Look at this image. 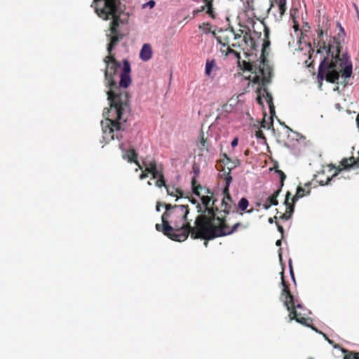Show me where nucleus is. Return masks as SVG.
Wrapping results in <instances>:
<instances>
[{
  "label": "nucleus",
  "mask_w": 359,
  "mask_h": 359,
  "mask_svg": "<svg viewBox=\"0 0 359 359\" xmlns=\"http://www.w3.org/2000/svg\"><path fill=\"white\" fill-rule=\"evenodd\" d=\"M234 36V30L233 29H226L222 32L217 37V41L222 46H226L227 48H231V40Z\"/></svg>",
  "instance_id": "nucleus-12"
},
{
  "label": "nucleus",
  "mask_w": 359,
  "mask_h": 359,
  "mask_svg": "<svg viewBox=\"0 0 359 359\" xmlns=\"http://www.w3.org/2000/svg\"><path fill=\"white\" fill-rule=\"evenodd\" d=\"M277 228L278 231L281 233V238H283L284 237V229L283 227L280 225L278 222H276Z\"/></svg>",
  "instance_id": "nucleus-29"
},
{
  "label": "nucleus",
  "mask_w": 359,
  "mask_h": 359,
  "mask_svg": "<svg viewBox=\"0 0 359 359\" xmlns=\"http://www.w3.org/2000/svg\"><path fill=\"white\" fill-rule=\"evenodd\" d=\"M152 57V48L150 44L145 43L142 46L140 53V57L143 61H148Z\"/></svg>",
  "instance_id": "nucleus-17"
},
{
  "label": "nucleus",
  "mask_w": 359,
  "mask_h": 359,
  "mask_svg": "<svg viewBox=\"0 0 359 359\" xmlns=\"http://www.w3.org/2000/svg\"><path fill=\"white\" fill-rule=\"evenodd\" d=\"M161 205V203L160 202H158L156 206V211L159 212L161 210L160 206Z\"/></svg>",
  "instance_id": "nucleus-36"
},
{
  "label": "nucleus",
  "mask_w": 359,
  "mask_h": 359,
  "mask_svg": "<svg viewBox=\"0 0 359 359\" xmlns=\"http://www.w3.org/2000/svg\"><path fill=\"white\" fill-rule=\"evenodd\" d=\"M277 219V217L276 216H274L273 217H270L268 219V222L270 223V224H272L274 221V219Z\"/></svg>",
  "instance_id": "nucleus-34"
},
{
  "label": "nucleus",
  "mask_w": 359,
  "mask_h": 359,
  "mask_svg": "<svg viewBox=\"0 0 359 359\" xmlns=\"http://www.w3.org/2000/svg\"><path fill=\"white\" fill-rule=\"evenodd\" d=\"M334 347L335 348H341V351L343 353V359H359V352L341 348L339 345H335Z\"/></svg>",
  "instance_id": "nucleus-18"
},
{
  "label": "nucleus",
  "mask_w": 359,
  "mask_h": 359,
  "mask_svg": "<svg viewBox=\"0 0 359 359\" xmlns=\"http://www.w3.org/2000/svg\"><path fill=\"white\" fill-rule=\"evenodd\" d=\"M276 3L278 4L280 18H281L286 11V0H276Z\"/></svg>",
  "instance_id": "nucleus-24"
},
{
  "label": "nucleus",
  "mask_w": 359,
  "mask_h": 359,
  "mask_svg": "<svg viewBox=\"0 0 359 359\" xmlns=\"http://www.w3.org/2000/svg\"><path fill=\"white\" fill-rule=\"evenodd\" d=\"M283 274L284 272L282 271L280 275L281 283L283 288L281 292L280 299L283 302L287 310L289 311L288 316L290 320H294L299 324L311 327L313 330L317 331V330L312 326L313 319L309 317L311 311L304 306V305L291 294L290 285L285 282Z\"/></svg>",
  "instance_id": "nucleus-5"
},
{
  "label": "nucleus",
  "mask_w": 359,
  "mask_h": 359,
  "mask_svg": "<svg viewBox=\"0 0 359 359\" xmlns=\"http://www.w3.org/2000/svg\"><path fill=\"white\" fill-rule=\"evenodd\" d=\"M165 188L168 195L177 197V198L183 197V191L180 189L169 186H166Z\"/></svg>",
  "instance_id": "nucleus-21"
},
{
  "label": "nucleus",
  "mask_w": 359,
  "mask_h": 359,
  "mask_svg": "<svg viewBox=\"0 0 359 359\" xmlns=\"http://www.w3.org/2000/svg\"><path fill=\"white\" fill-rule=\"evenodd\" d=\"M142 164L145 167L146 171L151 174L153 179H156V174L162 171L158 170L157 163L154 160L149 162L144 161Z\"/></svg>",
  "instance_id": "nucleus-14"
},
{
  "label": "nucleus",
  "mask_w": 359,
  "mask_h": 359,
  "mask_svg": "<svg viewBox=\"0 0 359 359\" xmlns=\"http://www.w3.org/2000/svg\"><path fill=\"white\" fill-rule=\"evenodd\" d=\"M196 147L199 150V156L203 155L205 152H210L211 150V143L210 142L208 136H205L203 131L201 130L200 135L196 142Z\"/></svg>",
  "instance_id": "nucleus-11"
},
{
  "label": "nucleus",
  "mask_w": 359,
  "mask_h": 359,
  "mask_svg": "<svg viewBox=\"0 0 359 359\" xmlns=\"http://www.w3.org/2000/svg\"><path fill=\"white\" fill-rule=\"evenodd\" d=\"M262 128H266V123L265 121H263L261 123Z\"/></svg>",
  "instance_id": "nucleus-38"
},
{
  "label": "nucleus",
  "mask_w": 359,
  "mask_h": 359,
  "mask_svg": "<svg viewBox=\"0 0 359 359\" xmlns=\"http://www.w3.org/2000/svg\"><path fill=\"white\" fill-rule=\"evenodd\" d=\"M203 1L205 3V6L201 7V11H204L206 8V13L215 19L216 15L212 5L213 0H203Z\"/></svg>",
  "instance_id": "nucleus-19"
},
{
  "label": "nucleus",
  "mask_w": 359,
  "mask_h": 359,
  "mask_svg": "<svg viewBox=\"0 0 359 359\" xmlns=\"http://www.w3.org/2000/svg\"><path fill=\"white\" fill-rule=\"evenodd\" d=\"M248 152H249V151H248V150H246V151H245V155H246V156H247V155H248Z\"/></svg>",
  "instance_id": "nucleus-43"
},
{
  "label": "nucleus",
  "mask_w": 359,
  "mask_h": 359,
  "mask_svg": "<svg viewBox=\"0 0 359 359\" xmlns=\"http://www.w3.org/2000/svg\"><path fill=\"white\" fill-rule=\"evenodd\" d=\"M226 51H227V46H222L221 48V52L222 53H224L226 56L229 55V54H226Z\"/></svg>",
  "instance_id": "nucleus-33"
},
{
  "label": "nucleus",
  "mask_w": 359,
  "mask_h": 359,
  "mask_svg": "<svg viewBox=\"0 0 359 359\" xmlns=\"http://www.w3.org/2000/svg\"><path fill=\"white\" fill-rule=\"evenodd\" d=\"M339 32L334 36H327L324 39V34L327 35V28L318 25L317 38L313 43L317 48V53L324 54L318 68V79H325L329 83H335L340 75L346 79L349 78L353 72V65L348 53L341 54L346 32L339 22H337Z\"/></svg>",
  "instance_id": "nucleus-3"
},
{
  "label": "nucleus",
  "mask_w": 359,
  "mask_h": 359,
  "mask_svg": "<svg viewBox=\"0 0 359 359\" xmlns=\"http://www.w3.org/2000/svg\"><path fill=\"white\" fill-rule=\"evenodd\" d=\"M238 139L237 137H235L232 142H231V146L232 147H235L238 145Z\"/></svg>",
  "instance_id": "nucleus-32"
},
{
  "label": "nucleus",
  "mask_w": 359,
  "mask_h": 359,
  "mask_svg": "<svg viewBox=\"0 0 359 359\" xmlns=\"http://www.w3.org/2000/svg\"><path fill=\"white\" fill-rule=\"evenodd\" d=\"M304 192V189L299 186L297 189L295 196L292 198V202H290L291 194L289 191L287 192L284 201V204L286 207L285 212L280 215V218L287 220L291 217L294 212V204L295 201L298 200V198L303 197L305 195Z\"/></svg>",
  "instance_id": "nucleus-8"
},
{
  "label": "nucleus",
  "mask_w": 359,
  "mask_h": 359,
  "mask_svg": "<svg viewBox=\"0 0 359 359\" xmlns=\"http://www.w3.org/2000/svg\"><path fill=\"white\" fill-rule=\"evenodd\" d=\"M156 5V2L154 0H150L148 2L142 5L143 8H146L147 7H149V8H153Z\"/></svg>",
  "instance_id": "nucleus-28"
},
{
  "label": "nucleus",
  "mask_w": 359,
  "mask_h": 359,
  "mask_svg": "<svg viewBox=\"0 0 359 359\" xmlns=\"http://www.w3.org/2000/svg\"><path fill=\"white\" fill-rule=\"evenodd\" d=\"M233 40L235 41L231 44L233 48H241L243 50L256 49L255 41L252 37L250 31L247 32L242 29H239L237 32L234 31Z\"/></svg>",
  "instance_id": "nucleus-7"
},
{
  "label": "nucleus",
  "mask_w": 359,
  "mask_h": 359,
  "mask_svg": "<svg viewBox=\"0 0 359 359\" xmlns=\"http://www.w3.org/2000/svg\"><path fill=\"white\" fill-rule=\"evenodd\" d=\"M148 173L149 172H147L145 169L144 171H142V172L140 175V179L144 180V179L147 178L148 177Z\"/></svg>",
  "instance_id": "nucleus-31"
},
{
  "label": "nucleus",
  "mask_w": 359,
  "mask_h": 359,
  "mask_svg": "<svg viewBox=\"0 0 359 359\" xmlns=\"http://www.w3.org/2000/svg\"><path fill=\"white\" fill-rule=\"evenodd\" d=\"M249 205V201L248 200L243 197L238 203V209L241 210V212L245 211L248 213H252L253 212V208H251L250 210H247L248 207ZM241 215H243V212H241Z\"/></svg>",
  "instance_id": "nucleus-20"
},
{
  "label": "nucleus",
  "mask_w": 359,
  "mask_h": 359,
  "mask_svg": "<svg viewBox=\"0 0 359 359\" xmlns=\"http://www.w3.org/2000/svg\"><path fill=\"white\" fill-rule=\"evenodd\" d=\"M276 172L278 174L280 180V187L279 189H281V187L283 186L284 181L286 178L285 174L280 170H276Z\"/></svg>",
  "instance_id": "nucleus-27"
},
{
  "label": "nucleus",
  "mask_w": 359,
  "mask_h": 359,
  "mask_svg": "<svg viewBox=\"0 0 359 359\" xmlns=\"http://www.w3.org/2000/svg\"><path fill=\"white\" fill-rule=\"evenodd\" d=\"M227 172H228V171H227L226 172H224L223 175H221V177H223V175H224V177H225L224 174H226Z\"/></svg>",
  "instance_id": "nucleus-44"
},
{
  "label": "nucleus",
  "mask_w": 359,
  "mask_h": 359,
  "mask_svg": "<svg viewBox=\"0 0 359 359\" xmlns=\"http://www.w3.org/2000/svg\"><path fill=\"white\" fill-rule=\"evenodd\" d=\"M270 45H271V42L269 40V28L265 27H264V42L262 44V55H261L262 60L261 61L265 60L266 63L268 65H269L268 60L265 58V53H266V49L269 48Z\"/></svg>",
  "instance_id": "nucleus-15"
},
{
  "label": "nucleus",
  "mask_w": 359,
  "mask_h": 359,
  "mask_svg": "<svg viewBox=\"0 0 359 359\" xmlns=\"http://www.w3.org/2000/svg\"><path fill=\"white\" fill-rule=\"evenodd\" d=\"M156 178L158 180L156 182V186L158 187H166L165 185V181L164 179V176L163 174V172H160L159 173L156 174Z\"/></svg>",
  "instance_id": "nucleus-25"
},
{
  "label": "nucleus",
  "mask_w": 359,
  "mask_h": 359,
  "mask_svg": "<svg viewBox=\"0 0 359 359\" xmlns=\"http://www.w3.org/2000/svg\"><path fill=\"white\" fill-rule=\"evenodd\" d=\"M255 135L257 138L265 139L263 132L261 130H258L255 133Z\"/></svg>",
  "instance_id": "nucleus-30"
},
{
  "label": "nucleus",
  "mask_w": 359,
  "mask_h": 359,
  "mask_svg": "<svg viewBox=\"0 0 359 359\" xmlns=\"http://www.w3.org/2000/svg\"><path fill=\"white\" fill-rule=\"evenodd\" d=\"M291 273H292V278L294 280V276H293V271H291Z\"/></svg>",
  "instance_id": "nucleus-45"
},
{
  "label": "nucleus",
  "mask_w": 359,
  "mask_h": 359,
  "mask_svg": "<svg viewBox=\"0 0 359 359\" xmlns=\"http://www.w3.org/2000/svg\"><path fill=\"white\" fill-rule=\"evenodd\" d=\"M204 240H205L204 245H205V247H208V241H209V240H206V239H204Z\"/></svg>",
  "instance_id": "nucleus-40"
},
{
  "label": "nucleus",
  "mask_w": 359,
  "mask_h": 359,
  "mask_svg": "<svg viewBox=\"0 0 359 359\" xmlns=\"http://www.w3.org/2000/svg\"><path fill=\"white\" fill-rule=\"evenodd\" d=\"M191 203H196V199H192L191 200Z\"/></svg>",
  "instance_id": "nucleus-41"
},
{
  "label": "nucleus",
  "mask_w": 359,
  "mask_h": 359,
  "mask_svg": "<svg viewBox=\"0 0 359 359\" xmlns=\"http://www.w3.org/2000/svg\"><path fill=\"white\" fill-rule=\"evenodd\" d=\"M216 67L215 60H207L205 63V74L210 76L212 69Z\"/></svg>",
  "instance_id": "nucleus-22"
},
{
  "label": "nucleus",
  "mask_w": 359,
  "mask_h": 359,
  "mask_svg": "<svg viewBox=\"0 0 359 359\" xmlns=\"http://www.w3.org/2000/svg\"><path fill=\"white\" fill-rule=\"evenodd\" d=\"M121 149L122 153H123L122 158L124 160L128 161V162H129V163H134L135 164H138V161H137L138 154L135 151L134 148L132 147L129 149H126L122 148V147L121 146Z\"/></svg>",
  "instance_id": "nucleus-13"
},
{
  "label": "nucleus",
  "mask_w": 359,
  "mask_h": 359,
  "mask_svg": "<svg viewBox=\"0 0 359 359\" xmlns=\"http://www.w3.org/2000/svg\"><path fill=\"white\" fill-rule=\"evenodd\" d=\"M257 84L258 85V88L257 89V93L258 94V96L257 97V103L263 106V102L261 97L262 92H263V96H264V93L266 94L265 100L269 107L271 114H272L275 113L272 95L270 93L268 92L267 89L266 88V86H267L269 83L266 85H262V83H258Z\"/></svg>",
  "instance_id": "nucleus-10"
},
{
  "label": "nucleus",
  "mask_w": 359,
  "mask_h": 359,
  "mask_svg": "<svg viewBox=\"0 0 359 359\" xmlns=\"http://www.w3.org/2000/svg\"><path fill=\"white\" fill-rule=\"evenodd\" d=\"M223 159L220 160L221 163L224 165H229V163L231 165L228 166V172L224 174L225 187L223 190L224 197L220 203L221 210L217 204V200L213 198L212 193H211L209 189H205V193L211 194V196L203 195L201 196V199L202 205L204 206V210H212L214 214V218H218L222 223V225L224 224V226H225L224 231L226 233L225 236H228L236 231L238 228L241 225L240 222H237L232 227H230L226 220V215L230 212L232 204H233L229 193V186L233 180L232 176L231 175V170L239 164V161L236 160L235 161H232L226 154H223Z\"/></svg>",
  "instance_id": "nucleus-4"
},
{
  "label": "nucleus",
  "mask_w": 359,
  "mask_h": 359,
  "mask_svg": "<svg viewBox=\"0 0 359 359\" xmlns=\"http://www.w3.org/2000/svg\"><path fill=\"white\" fill-rule=\"evenodd\" d=\"M137 165V168L135 169V171H138V170H142V166L141 165V164L140 163V162L138 161V164H136Z\"/></svg>",
  "instance_id": "nucleus-37"
},
{
  "label": "nucleus",
  "mask_w": 359,
  "mask_h": 359,
  "mask_svg": "<svg viewBox=\"0 0 359 359\" xmlns=\"http://www.w3.org/2000/svg\"><path fill=\"white\" fill-rule=\"evenodd\" d=\"M253 3H254V0H248L247 1V4L249 7L252 6Z\"/></svg>",
  "instance_id": "nucleus-35"
},
{
  "label": "nucleus",
  "mask_w": 359,
  "mask_h": 359,
  "mask_svg": "<svg viewBox=\"0 0 359 359\" xmlns=\"http://www.w3.org/2000/svg\"><path fill=\"white\" fill-rule=\"evenodd\" d=\"M328 341H329V343H330V344H332V343L331 340H328Z\"/></svg>",
  "instance_id": "nucleus-46"
},
{
  "label": "nucleus",
  "mask_w": 359,
  "mask_h": 359,
  "mask_svg": "<svg viewBox=\"0 0 359 359\" xmlns=\"http://www.w3.org/2000/svg\"><path fill=\"white\" fill-rule=\"evenodd\" d=\"M280 191H281V189H278L271 196H270L269 197L267 198V199L263 204V208L265 210L269 209L272 205H277L278 204L277 197L278 196Z\"/></svg>",
  "instance_id": "nucleus-16"
},
{
  "label": "nucleus",
  "mask_w": 359,
  "mask_h": 359,
  "mask_svg": "<svg viewBox=\"0 0 359 359\" xmlns=\"http://www.w3.org/2000/svg\"><path fill=\"white\" fill-rule=\"evenodd\" d=\"M165 212L161 216L162 224H156V229L162 232L172 241L182 242L190 234L192 239L212 240L225 236V226L221 221L214 218L212 210H203L199 203L197 208L201 212L195 220V226L187 221L188 205L164 203Z\"/></svg>",
  "instance_id": "nucleus-2"
},
{
  "label": "nucleus",
  "mask_w": 359,
  "mask_h": 359,
  "mask_svg": "<svg viewBox=\"0 0 359 359\" xmlns=\"http://www.w3.org/2000/svg\"><path fill=\"white\" fill-rule=\"evenodd\" d=\"M332 167L337 170V172L334 173L331 177L326 175L325 172L324 170H321L320 172H318V173L314 175L311 182L306 183L305 186L309 187L313 182H316L321 186L327 184L334 177L337 176L339 172L344 170L342 169L343 166L341 164L338 167H335L334 165Z\"/></svg>",
  "instance_id": "nucleus-9"
},
{
  "label": "nucleus",
  "mask_w": 359,
  "mask_h": 359,
  "mask_svg": "<svg viewBox=\"0 0 359 359\" xmlns=\"http://www.w3.org/2000/svg\"><path fill=\"white\" fill-rule=\"evenodd\" d=\"M97 15L104 20H111L107 37L108 55L104 58L105 86L110 107L104 109V121L101 122L104 138L114 140L122 138V132L126 128L128 116L130 112V94L126 88L131 84L130 64L123 60L121 67L112 51L117 43L129 34V13L121 0H93L91 5Z\"/></svg>",
  "instance_id": "nucleus-1"
},
{
  "label": "nucleus",
  "mask_w": 359,
  "mask_h": 359,
  "mask_svg": "<svg viewBox=\"0 0 359 359\" xmlns=\"http://www.w3.org/2000/svg\"><path fill=\"white\" fill-rule=\"evenodd\" d=\"M281 243H282L281 240H280V239H279V240H278V241H276V245L277 246H280V245H281Z\"/></svg>",
  "instance_id": "nucleus-39"
},
{
  "label": "nucleus",
  "mask_w": 359,
  "mask_h": 359,
  "mask_svg": "<svg viewBox=\"0 0 359 359\" xmlns=\"http://www.w3.org/2000/svg\"><path fill=\"white\" fill-rule=\"evenodd\" d=\"M227 48L226 54H233L238 60L239 67L243 69L250 72L251 74L248 79L253 83H262L266 85L271 82L272 68L266 63V61H259V65L256 62L241 61V55L238 52L232 48Z\"/></svg>",
  "instance_id": "nucleus-6"
},
{
  "label": "nucleus",
  "mask_w": 359,
  "mask_h": 359,
  "mask_svg": "<svg viewBox=\"0 0 359 359\" xmlns=\"http://www.w3.org/2000/svg\"><path fill=\"white\" fill-rule=\"evenodd\" d=\"M191 186L194 194L198 196H201V191H202L203 188L200 184L196 185V180L195 177H193L191 180Z\"/></svg>",
  "instance_id": "nucleus-23"
},
{
  "label": "nucleus",
  "mask_w": 359,
  "mask_h": 359,
  "mask_svg": "<svg viewBox=\"0 0 359 359\" xmlns=\"http://www.w3.org/2000/svg\"><path fill=\"white\" fill-rule=\"evenodd\" d=\"M298 13V10L297 8H292L290 10V15H291V17L292 18V20L294 21V28L297 30L298 29V24L297 22H296L295 20V15H297Z\"/></svg>",
  "instance_id": "nucleus-26"
},
{
  "label": "nucleus",
  "mask_w": 359,
  "mask_h": 359,
  "mask_svg": "<svg viewBox=\"0 0 359 359\" xmlns=\"http://www.w3.org/2000/svg\"><path fill=\"white\" fill-rule=\"evenodd\" d=\"M313 61H312L311 62H310L309 65H308V67H310L312 65H313Z\"/></svg>",
  "instance_id": "nucleus-42"
}]
</instances>
